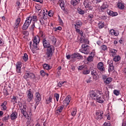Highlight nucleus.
<instances>
[{"mask_svg":"<svg viewBox=\"0 0 126 126\" xmlns=\"http://www.w3.org/2000/svg\"><path fill=\"white\" fill-rule=\"evenodd\" d=\"M83 74H89L90 71L89 70H85L83 71Z\"/></svg>","mask_w":126,"mask_h":126,"instance_id":"8fccbe9b","label":"nucleus"},{"mask_svg":"<svg viewBox=\"0 0 126 126\" xmlns=\"http://www.w3.org/2000/svg\"><path fill=\"white\" fill-rule=\"evenodd\" d=\"M67 60H71L72 62H76L77 60H81L83 58V57L79 54V53H74L72 54L71 56L68 55L66 56Z\"/></svg>","mask_w":126,"mask_h":126,"instance_id":"f03ea898","label":"nucleus"},{"mask_svg":"<svg viewBox=\"0 0 126 126\" xmlns=\"http://www.w3.org/2000/svg\"><path fill=\"white\" fill-rule=\"evenodd\" d=\"M121 60V57L120 56H115L113 58L114 62H119Z\"/></svg>","mask_w":126,"mask_h":126,"instance_id":"7c9ffc66","label":"nucleus"},{"mask_svg":"<svg viewBox=\"0 0 126 126\" xmlns=\"http://www.w3.org/2000/svg\"><path fill=\"white\" fill-rule=\"evenodd\" d=\"M104 126H111V123L105 122L104 124Z\"/></svg>","mask_w":126,"mask_h":126,"instance_id":"680f3d73","label":"nucleus"},{"mask_svg":"<svg viewBox=\"0 0 126 126\" xmlns=\"http://www.w3.org/2000/svg\"><path fill=\"white\" fill-rule=\"evenodd\" d=\"M40 75H41V76H42L43 77H44V76L46 75V72H45V71H44V70H40Z\"/></svg>","mask_w":126,"mask_h":126,"instance_id":"c03bdc74","label":"nucleus"},{"mask_svg":"<svg viewBox=\"0 0 126 126\" xmlns=\"http://www.w3.org/2000/svg\"><path fill=\"white\" fill-rule=\"evenodd\" d=\"M29 74L30 73H26L23 76V78H24V79H27V78H29Z\"/></svg>","mask_w":126,"mask_h":126,"instance_id":"37998d69","label":"nucleus"},{"mask_svg":"<svg viewBox=\"0 0 126 126\" xmlns=\"http://www.w3.org/2000/svg\"><path fill=\"white\" fill-rule=\"evenodd\" d=\"M90 96L94 100H96L97 99V94L94 91H91L90 92Z\"/></svg>","mask_w":126,"mask_h":126,"instance_id":"f8f14e48","label":"nucleus"},{"mask_svg":"<svg viewBox=\"0 0 126 126\" xmlns=\"http://www.w3.org/2000/svg\"><path fill=\"white\" fill-rule=\"evenodd\" d=\"M113 81V79L111 77H109L107 78V79H106L105 80H104V83H105V84H110V83H111V82H112V81Z\"/></svg>","mask_w":126,"mask_h":126,"instance_id":"a878e982","label":"nucleus"},{"mask_svg":"<svg viewBox=\"0 0 126 126\" xmlns=\"http://www.w3.org/2000/svg\"><path fill=\"white\" fill-rule=\"evenodd\" d=\"M34 28H35V22L32 23V25L31 26V30H32V31H33Z\"/></svg>","mask_w":126,"mask_h":126,"instance_id":"3c124183","label":"nucleus"},{"mask_svg":"<svg viewBox=\"0 0 126 126\" xmlns=\"http://www.w3.org/2000/svg\"><path fill=\"white\" fill-rule=\"evenodd\" d=\"M21 66H22V65H21V63L18 62L17 63L16 71H17V72H18V73H21Z\"/></svg>","mask_w":126,"mask_h":126,"instance_id":"2eb2a0df","label":"nucleus"},{"mask_svg":"<svg viewBox=\"0 0 126 126\" xmlns=\"http://www.w3.org/2000/svg\"><path fill=\"white\" fill-rule=\"evenodd\" d=\"M74 26L75 28H80L82 26V22L81 21L77 20L76 21V24Z\"/></svg>","mask_w":126,"mask_h":126,"instance_id":"f3484780","label":"nucleus"},{"mask_svg":"<svg viewBox=\"0 0 126 126\" xmlns=\"http://www.w3.org/2000/svg\"><path fill=\"white\" fill-rule=\"evenodd\" d=\"M76 112H77L76 109H73L72 112L71 113V116H72V117H74V116L76 115Z\"/></svg>","mask_w":126,"mask_h":126,"instance_id":"ea45409f","label":"nucleus"},{"mask_svg":"<svg viewBox=\"0 0 126 126\" xmlns=\"http://www.w3.org/2000/svg\"><path fill=\"white\" fill-rule=\"evenodd\" d=\"M48 15L50 17H52L54 15V13L52 12V11H49L48 12Z\"/></svg>","mask_w":126,"mask_h":126,"instance_id":"4d7b16f0","label":"nucleus"},{"mask_svg":"<svg viewBox=\"0 0 126 126\" xmlns=\"http://www.w3.org/2000/svg\"><path fill=\"white\" fill-rule=\"evenodd\" d=\"M3 92H4V95H5L6 96H7L9 94L8 93H7V90H4Z\"/></svg>","mask_w":126,"mask_h":126,"instance_id":"69168bd1","label":"nucleus"},{"mask_svg":"<svg viewBox=\"0 0 126 126\" xmlns=\"http://www.w3.org/2000/svg\"><path fill=\"white\" fill-rule=\"evenodd\" d=\"M114 70V65H113V63L109 64V68H108L109 72H111V71H113Z\"/></svg>","mask_w":126,"mask_h":126,"instance_id":"2f4dec72","label":"nucleus"},{"mask_svg":"<svg viewBox=\"0 0 126 126\" xmlns=\"http://www.w3.org/2000/svg\"><path fill=\"white\" fill-rule=\"evenodd\" d=\"M39 21L42 25H43V24H45V22H44V20H43V17H41V18H40Z\"/></svg>","mask_w":126,"mask_h":126,"instance_id":"5fc2aeb1","label":"nucleus"},{"mask_svg":"<svg viewBox=\"0 0 126 126\" xmlns=\"http://www.w3.org/2000/svg\"><path fill=\"white\" fill-rule=\"evenodd\" d=\"M29 77H30V78H32V79H35V76L33 73H30Z\"/></svg>","mask_w":126,"mask_h":126,"instance_id":"a19ab883","label":"nucleus"},{"mask_svg":"<svg viewBox=\"0 0 126 126\" xmlns=\"http://www.w3.org/2000/svg\"><path fill=\"white\" fill-rule=\"evenodd\" d=\"M32 18V21H33V22H37V16H33L32 17H31Z\"/></svg>","mask_w":126,"mask_h":126,"instance_id":"f704fd0d","label":"nucleus"},{"mask_svg":"<svg viewBox=\"0 0 126 126\" xmlns=\"http://www.w3.org/2000/svg\"><path fill=\"white\" fill-rule=\"evenodd\" d=\"M81 43H84V44H87L88 40L85 38V37H81L80 39Z\"/></svg>","mask_w":126,"mask_h":126,"instance_id":"c756f323","label":"nucleus"},{"mask_svg":"<svg viewBox=\"0 0 126 126\" xmlns=\"http://www.w3.org/2000/svg\"><path fill=\"white\" fill-rule=\"evenodd\" d=\"M43 45L44 46V48H47L48 49L51 47V45H50V42L48 41V40H46L45 38L43 39Z\"/></svg>","mask_w":126,"mask_h":126,"instance_id":"ddd939ff","label":"nucleus"},{"mask_svg":"<svg viewBox=\"0 0 126 126\" xmlns=\"http://www.w3.org/2000/svg\"><path fill=\"white\" fill-rule=\"evenodd\" d=\"M110 33L111 35H114V33H115V30H111L110 31Z\"/></svg>","mask_w":126,"mask_h":126,"instance_id":"338daca9","label":"nucleus"},{"mask_svg":"<svg viewBox=\"0 0 126 126\" xmlns=\"http://www.w3.org/2000/svg\"><path fill=\"white\" fill-rule=\"evenodd\" d=\"M3 44H4V43L2 41V39H1V38L0 37V46L3 45Z\"/></svg>","mask_w":126,"mask_h":126,"instance_id":"0e129e2a","label":"nucleus"},{"mask_svg":"<svg viewBox=\"0 0 126 126\" xmlns=\"http://www.w3.org/2000/svg\"><path fill=\"white\" fill-rule=\"evenodd\" d=\"M31 22H32V18L31 17L27 18V20L23 26V30L28 29V28L30 26V24H31Z\"/></svg>","mask_w":126,"mask_h":126,"instance_id":"7ed1b4c3","label":"nucleus"},{"mask_svg":"<svg viewBox=\"0 0 126 126\" xmlns=\"http://www.w3.org/2000/svg\"><path fill=\"white\" fill-rule=\"evenodd\" d=\"M33 47L34 48V49H36V50H38L39 48H38V44L40 43V37L39 36H34L33 38Z\"/></svg>","mask_w":126,"mask_h":126,"instance_id":"0eeeda50","label":"nucleus"},{"mask_svg":"<svg viewBox=\"0 0 126 126\" xmlns=\"http://www.w3.org/2000/svg\"><path fill=\"white\" fill-rule=\"evenodd\" d=\"M101 19H103V20H105V19H107V16H101L100 17Z\"/></svg>","mask_w":126,"mask_h":126,"instance_id":"774afa93","label":"nucleus"},{"mask_svg":"<svg viewBox=\"0 0 126 126\" xmlns=\"http://www.w3.org/2000/svg\"><path fill=\"white\" fill-rule=\"evenodd\" d=\"M100 48L102 51H106L107 49V46L105 45H102V46H101Z\"/></svg>","mask_w":126,"mask_h":126,"instance_id":"a18cd8bd","label":"nucleus"},{"mask_svg":"<svg viewBox=\"0 0 126 126\" xmlns=\"http://www.w3.org/2000/svg\"><path fill=\"white\" fill-rule=\"evenodd\" d=\"M82 52L85 54V55H88L90 53L89 50V46L87 44H84L82 45V49H81Z\"/></svg>","mask_w":126,"mask_h":126,"instance_id":"39448f33","label":"nucleus"},{"mask_svg":"<svg viewBox=\"0 0 126 126\" xmlns=\"http://www.w3.org/2000/svg\"><path fill=\"white\" fill-rule=\"evenodd\" d=\"M21 21V19L20 18H18L16 20V23H15V26H14V29L15 30V31H17V28L19 26V24Z\"/></svg>","mask_w":126,"mask_h":126,"instance_id":"9b49d317","label":"nucleus"},{"mask_svg":"<svg viewBox=\"0 0 126 126\" xmlns=\"http://www.w3.org/2000/svg\"><path fill=\"white\" fill-rule=\"evenodd\" d=\"M28 98L29 102H30L32 99H33V94L31 92V89L28 90Z\"/></svg>","mask_w":126,"mask_h":126,"instance_id":"4468645a","label":"nucleus"},{"mask_svg":"<svg viewBox=\"0 0 126 126\" xmlns=\"http://www.w3.org/2000/svg\"><path fill=\"white\" fill-rule=\"evenodd\" d=\"M107 13L108 15H110L111 16H117V15H118L117 12H114V11H111V10H108Z\"/></svg>","mask_w":126,"mask_h":126,"instance_id":"dca6fc26","label":"nucleus"},{"mask_svg":"<svg viewBox=\"0 0 126 126\" xmlns=\"http://www.w3.org/2000/svg\"><path fill=\"white\" fill-rule=\"evenodd\" d=\"M71 100V97H70L69 96H67L63 100V103H65L66 106H67V105H69Z\"/></svg>","mask_w":126,"mask_h":126,"instance_id":"a211bd4d","label":"nucleus"},{"mask_svg":"<svg viewBox=\"0 0 126 126\" xmlns=\"http://www.w3.org/2000/svg\"><path fill=\"white\" fill-rule=\"evenodd\" d=\"M63 105L59 106L56 110V113H57V114H61L62 112H63Z\"/></svg>","mask_w":126,"mask_h":126,"instance_id":"5701e85b","label":"nucleus"},{"mask_svg":"<svg viewBox=\"0 0 126 126\" xmlns=\"http://www.w3.org/2000/svg\"><path fill=\"white\" fill-rule=\"evenodd\" d=\"M77 10L79 14L83 15L85 13L84 11L80 8L78 9Z\"/></svg>","mask_w":126,"mask_h":126,"instance_id":"58836bf2","label":"nucleus"},{"mask_svg":"<svg viewBox=\"0 0 126 126\" xmlns=\"http://www.w3.org/2000/svg\"><path fill=\"white\" fill-rule=\"evenodd\" d=\"M109 91H107L105 92V94L103 95V96H99V95H97V98L95 100H97V102L98 103H100L102 104V103H104V100L105 99L104 98V97H109Z\"/></svg>","mask_w":126,"mask_h":126,"instance_id":"20e7f679","label":"nucleus"},{"mask_svg":"<svg viewBox=\"0 0 126 126\" xmlns=\"http://www.w3.org/2000/svg\"><path fill=\"white\" fill-rule=\"evenodd\" d=\"M43 66V68H44V69H46L47 70H50V69H52V66L49 65L48 64H44Z\"/></svg>","mask_w":126,"mask_h":126,"instance_id":"b1692460","label":"nucleus"},{"mask_svg":"<svg viewBox=\"0 0 126 126\" xmlns=\"http://www.w3.org/2000/svg\"><path fill=\"white\" fill-rule=\"evenodd\" d=\"M94 17V15H93V14H90L88 17V19L89 20H90V21H91V20H92V18H93Z\"/></svg>","mask_w":126,"mask_h":126,"instance_id":"49530a36","label":"nucleus"},{"mask_svg":"<svg viewBox=\"0 0 126 126\" xmlns=\"http://www.w3.org/2000/svg\"><path fill=\"white\" fill-rule=\"evenodd\" d=\"M59 20L60 24H61V25H63V20L61 19V17L60 16H59Z\"/></svg>","mask_w":126,"mask_h":126,"instance_id":"13d9d810","label":"nucleus"},{"mask_svg":"<svg viewBox=\"0 0 126 126\" xmlns=\"http://www.w3.org/2000/svg\"><path fill=\"white\" fill-rule=\"evenodd\" d=\"M91 81H92V80H91V78H89L88 80H86V82H87V83H90Z\"/></svg>","mask_w":126,"mask_h":126,"instance_id":"e2e57ef3","label":"nucleus"},{"mask_svg":"<svg viewBox=\"0 0 126 126\" xmlns=\"http://www.w3.org/2000/svg\"><path fill=\"white\" fill-rule=\"evenodd\" d=\"M98 28L99 29H102L104 27V22H99L98 24Z\"/></svg>","mask_w":126,"mask_h":126,"instance_id":"72a5a7b5","label":"nucleus"},{"mask_svg":"<svg viewBox=\"0 0 126 126\" xmlns=\"http://www.w3.org/2000/svg\"><path fill=\"white\" fill-rule=\"evenodd\" d=\"M1 107H2V109L1 110L2 111H5V110H6V105H3V106H1Z\"/></svg>","mask_w":126,"mask_h":126,"instance_id":"052dcab7","label":"nucleus"},{"mask_svg":"<svg viewBox=\"0 0 126 126\" xmlns=\"http://www.w3.org/2000/svg\"><path fill=\"white\" fill-rule=\"evenodd\" d=\"M91 3V2H89L88 0H85L84 1V5L86 8L89 7Z\"/></svg>","mask_w":126,"mask_h":126,"instance_id":"393cba45","label":"nucleus"},{"mask_svg":"<svg viewBox=\"0 0 126 126\" xmlns=\"http://www.w3.org/2000/svg\"><path fill=\"white\" fill-rule=\"evenodd\" d=\"M49 40L52 42L53 44L55 45L57 43V39L55 36H49Z\"/></svg>","mask_w":126,"mask_h":126,"instance_id":"412c9836","label":"nucleus"},{"mask_svg":"<svg viewBox=\"0 0 126 126\" xmlns=\"http://www.w3.org/2000/svg\"><path fill=\"white\" fill-rule=\"evenodd\" d=\"M53 99V95H49L48 98L46 100V104H50Z\"/></svg>","mask_w":126,"mask_h":126,"instance_id":"bb28decb","label":"nucleus"},{"mask_svg":"<svg viewBox=\"0 0 126 126\" xmlns=\"http://www.w3.org/2000/svg\"><path fill=\"white\" fill-rule=\"evenodd\" d=\"M54 96L56 98L57 101L58 102V101H59V98H60V94H55Z\"/></svg>","mask_w":126,"mask_h":126,"instance_id":"de8ad7c7","label":"nucleus"},{"mask_svg":"<svg viewBox=\"0 0 126 126\" xmlns=\"http://www.w3.org/2000/svg\"><path fill=\"white\" fill-rule=\"evenodd\" d=\"M80 2V0H72L71 1V3L73 5V6H75V5H77Z\"/></svg>","mask_w":126,"mask_h":126,"instance_id":"4be33fe9","label":"nucleus"},{"mask_svg":"<svg viewBox=\"0 0 126 126\" xmlns=\"http://www.w3.org/2000/svg\"><path fill=\"white\" fill-rule=\"evenodd\" d=\"M54 47L53 46H51L50 47H48L47 49L46 55L47 58L51 60L52 56H53V50H54Z\"/></svg>","mask_w":126,"mask_h":126,"instance_id":"6e6552de","label":"nucleus"},{"mask_svg":"<svg viewBox=\"0 0 126 126\" xmlns=\"http://www.w3.org/2000/svg\"><path fill=\"white\" fill-rule=\"evenodd\" d=\"M22 33L23 35H25L26 36H28V35H29V32H28V31H23Z\"/></svg>","mask_w":126,"mask_h":126,"instance_id":"864d4df0","label":"nucleus"},{"mask_svg":"<svg viewBox=\"0 0 126 126\" xmlns=\"http://www.w3.org/2000/svg\"><path fill=\"white\" fill-rule=\"evenodd\" d=\"M97 69L100 71H105V67H104V63L102 62H99L97 64Z\"/></svg>","mask_w":126,"mask_h":126,"instance_id":"9d476101","label":"nucleus"},{"mask_svg":"<svg viewBox=\"0 0 126 126\" xmlns=\"http://www.w3.org/2000/svg\"><path fill=\"white\" fill-rule=\"evenodd\" d=\"M35 97L34 98L35 107H36L38 105H39L40 103V101L42 100V98L41 97V94L39 93H36L35 94Z\"/></svg>","mask_w":126,"mask_h":126,"instance_id":"423d86ee","label":"nucleus"},{"mask_svg":"<svg viewBox=\"0 0 126 126\" xmlns=\"http://www.w3.org/2000/svg\"><path fill=\"white\" fill-rule=\"evenodd\" d=\"M93 60H94V58L92 56H89L87 59V60L88 61V62H93Z\"/></svg>","mask_w":126,"mask_h":126,"instance_id":"4c0bfd02","label":"nucleus"},{"mask_svg":"<svg viewBox=\"0 0 126 126\" xmlns=\"http://www.w3.org/2000/svg\"><path fill=\"white\" fill-rule=\"evenodd\" d=\"M21 113L23 114V116L28 119V122L31 121V119L32 118V112L31 111L28 113H27V106L26 105H24L23 106V108L21 109Z\"/></svg>","mask_w":126,"mask_h":126,"instance_id":"f257e3e1","label":"nucleus"},{"mask_svg":"<svg viewBox=\"0 0 126 126\" xmlns=\"http://www.w3.org/2000/svg\"><path fill=\"white\" fill-rule=\"evenodd\" d=\"M118 7L120 9H124L125 8V5L123 3L119 2L117 4Z\"/></svg>","mask_w":126,"mask_h":126,"instance_id":"cd10ccee","label":"nucleus"},{"mask_svg":"<svg viewBox=\"0 0 126 126\" xmlns=\"http://www.w3.org/2000/svg\"><path fill=\"white\" fill-rule=\"evenodd\" d=\"M41 14H43V16L42 17V19H44V20H47V18L45 16V10H42L40 11Z\"/></svg>","mask_w":126,"mask_h":126,"instance_id":"e433bc0d","label":"nucleus"},{"mask_svg":"<svg viewBox=\"0 0 126 126\" xmlns=\"http://www.w3.org/2000/svg\"><path fill=\"white\" fill-rule=\"evenodd\" d=\"M91 74L93 76H96V75H97L98 73H97V71H96V70H92L91 71Z\"/></svg>","mask_w":126,"mask_h":126,"instance_id":"c9c22d12","label":"nucleus"},{"mask_svg":"<svg viewBox=\"0 0 126 126\" xmlns=\"http://www.w3.org/2000/svg\"><path fill=\"white\" fill-rule=\"evenodd\" d=\"M65 82V81L64 82H59L58 84V86L59 87H62V86H63V85Z\"/></svg>","mask_w":126,"mask_h":126,"instance_id":"6e6d98bb","label":"nucleus"},{"mask_svg":"<svg viewBox=\"0 0 126 126\" xmlns=\"http://www.w3.org/2000/svg\"><path fill=\"white\" fill-rule=\"evenodd\" d=\"M59 2L60 3V6H61L62 9L63 10H65V8H64V1H63V0H60Z\"/></svg>","mask_w":126,"mask_h":126,"instance_id":"aec40b11","label":"nucleus"},{"mask_svg":"<svg viewBox=\"0 0 126 126\" xmlns=\"http://www.w3.org/2000/svg\"><path fill=\"white\" fill-rule=\"evenodd\" d=\"M9 119V115H8L7 116H5L2 118L3 122H6Z\"/></svg>","mask_w":126,"mask_h":126,"instance_id":"09e8293b","label":"nucleus"},{"mask_svg":"<svg viewBox=\"0 0 126 126\" xmlns=\"http://www.w3.org/2000/svg\"><path fill=\"white\" fill-rule=\"evenodd\" d=\"M103 114H104L103 111H97L95 113V119H96V120H98L99 121L102 120V119H103Z\"/></svg>","mask_w":126,"mask_h":126,"instance_id":"1a4fd4ad","label":"nucleus"},{"mask_svg":"<svg viewBox=\"0 0 126 126\" xmlns=\"http://www.w3.org/2000/svg\"><path fill=\"white\" fill-rule=\"evenodd\" d=\"M17 119V113L16 112H14L11 115V120L12 121H14V120Z\"/></svg>","mask_w":126,"mask_h":126,"instance_id":"6ab92c4d","label":"nucleus"},{"mask_svg":"<svg viewBox=\"0 0 126 126\" xmlns=\"http://www.w3.org/2000/svg\"><path fill=\"white\" fill-rule=\"evenodd\" d=\"M107 8V6H105V4H103L101 7V11H104V9H106Z\"/></svg>","mask_w":126,"mask_h":126,"instance_id":"603ef678","label":"nucleus"},{"mask_svg":"<svg viewBox=\"0 0 126 126\" xmlns=\"http://www.w3.org/2000/svg\"><path fill=\"white\" fill-rule=\"evenodd\" d=\"M84 65L79 66L78 67V70H83V69H84Z\"/></svg>","mask_w":126,"mask_h":126,"instance_id":"bf43d9fd","label":"nucleus"},{"mask_svg":"<svg viewBox=\"0 0 126 126\" xmlns=\"http://www.w3.org/2000/svg\"><path fill=\"white\" fill-rule=\"evenodd\" d=\"M23 60H24L25 62H27V60H28V55L27 54L25 53L24 54V56H23Z\"/></svg>","mask_w":126,"mask_h":126,"instance_id":"473e14b6","label":"nucleus"},{"mask_svg":"<svg viewBox=\"0 0 126 126\" xmlns=\"http://www.w3.org/2000/svg\"><path fill=\"white\" fill-rule=\"evenodd\" d=\"M113 93L114 95H116V96L120 95V91H118V90H115L113 92Z\"/></svg>","mask_w":126,"mask_h":126,"instance_id":"79ce46f5","label":"nucleus"},{"mask_svg":"<svg viewBox=\"0 0 126 126\" xmlns=\"http://www.w3.org/2000/svg\"><path fill=\"white\" fill-rule=\"evenodd\" d=\"M110 52L111 54V55L113 57H116V56H117V50L112 49Z\"/></svg>","mask_w":126,"mask_h":126,"instance_id":"c85d7f7f","label":"nucleus"}]
</instances>
